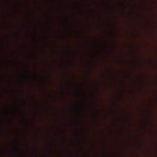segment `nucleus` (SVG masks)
I'll return each mask as SVG.
<instances>
[{"label": "nucleus", "mask_w": 157, "mask_h": 157, "mask_svg": "<svg viewBox=\"0 0 157 157\" xmlns=\"http://www.w3.org/2000/svg\"><path fill=\"white\" fill-rule=\"evenodd\" d=\"M79 14V12L77 11L75 13V15L77 18L78 17Z\"/></svg>", "instance_id": "8"}, {"label": "nucleus", "mask_w": 157, "mask_h": 157, "mask_svg": "<svg viewBox=\"0 0 157 157\" xmlns=\"http://www.w3.org/2000/svg\"><path fill=\"white\" fill-rule=\"evenodd\" d=\"M75 131L76 132V145L79 146V142L81 141L82 134L80 132L79 129V126L81 122V118L82 117L81 111L80 101L79 99H77L75 101Z\"/></svg>", "instance_id": "1"}, {"label": "nucleus", "mask_w": 157, "mask_h": 157, "mask_svg": "<svg viewBox=\"0 0 157 157\" xmlns=\"http://www.w3.org/2000/svg\"><path fill=\"white\" fill-rule=\"evenodd\" d=\"M75 153L77 157H78L79 155V151L78 149H76L75 151Z\"/></svg>", "instance_id": "6"}, {"label": "nucleus", "mask_w": 157, "mask_h": 157, "mask_svg": "<svg viewBox=\"0 0 157 157\" xmlns=\"http://www.w3.org/2000/svg\"><path fill=\"white\" fill-rule=\"evenodd\" d=\"M75 28L77 29H78L80 28L78 22H76L75 23Z\"/></svg>", "instance_id": "7"}, {"label": "nucleus", "mask_w": 157, "mask_h": 157, "mask_svg": "<svg viewBox=\"0 0 157 157\" xmlns=\"http://www.w3.org/2000/svg\"><path fill=\"white\" fill-rule=\"evenodd\" d=\"M75 8L77 10H79V11H80L81 8L79 6V3L78 2H77L75 3Z\"/></svg>", "instance_id": "3"}, {"label": "nucleus", "mask_w": 157, "mask_h": 157, "mask_svg": "<svg viewBox=\"0 0 157 157\" xmlns=\"http://www.w3.org/2000/svg\"><path fill=\"white\" fill-rule=\"evenodd\" d=\"M82 90L81 86L78 85H77L75 88V96L78 98L80 96L79 93Z\"/></svg>", "instance_id": "2"}, {"label": "nucleus", "mask_w": 157, "mask_h": 157, "mask_svg": "<svg viewBox=\"0 0 157 157\" xmlns=\"http://www.w3.org/2000/svg\"><path fill=\"white\" fill-rule=\"evenodd\" d=\"M74 55L77 59L79 58V52L78 49L75 52Z\"/></svg>", "instance_id": "4"}, {"label": "nucleus", "mask_w": 157, "mask_h": 157, "mask_svg": "<svg viewBox=\"0 0 157 157\" xmlns=\"http://www.w3.org/2000/svg\"><path fill=\"white\" fill-rule=\"evenodd\" d=\"M75 34L77 36H79L80 37L82 36V33L79 30H76L75 32Z\"/></svg>", "instance_id": "5"}]
</instances>
